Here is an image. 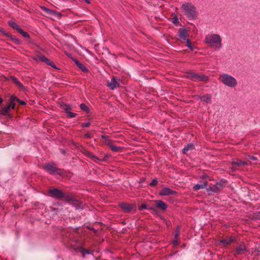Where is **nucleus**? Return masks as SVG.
<instances>
[{
	"label": "nucleus",
	"mask_w": 260,
	"mask_h": 260,
	"mask_svg": "<svg viewBox=\"0 0 260 260\" xmlns=\"http://www.w3.org/2000/svg\"><path fill=\"white\" fill-rule=\"evenodd\" d=\"M205 42L215 49H219L221 47V39L220 36L218 35H208L206 37Z\"/></svg>",
	"instance_id": "f257e3e1"
},
{
	"label": "nucleus",
	"mask_w": 260,
	"mask_h": 260,
	"mask_svg": "<svg viewBox=\"0 0 260 260\" xmlns=\"http://www.w3.org/2000/svg\"><path fill=\"white\" fill-rule=\"evenodd\" d=\"M181 9L186 16L191 19L197 17L196 9L193 5L189 3H186L182 5Z\"/></svg>",
	"instance_id": "f03ea898"
},
{
	"label": "nucleus",
	"mask_w": 260,
	"mask_h": 260,
	"mask_svg": "<svg viewBox=\"0 0 260 260\" xmlns=\"http://www.w3.org/2000/svg\"><path fill=\"white\" fill-rule=\"evenodd\" d=\"M219 80L225 85L234 88L237 85V80L233 76L227 74H222L219 76Z\"/></svg>",
	"instance_id": "7ed1b4c3"
},
{
	"label": "nucleus",
	"mask_w": 260,
	"mask_h": 260,
	"mask_svg": "<svg viewBox=\"0 0 260 260\" xmlns=\"http://www.w3.org/2000/svg\"><path fill=\"white\" fill-rule=\"evenodd\" d=\"M187 77L188 78L194 81H207L208 79V77L204 75L203 74L199 75L194 72L188 73Z\"/></svg>",
	"instance_id": "20e7f679"
},
{
	"label": "nucleus",
	"mask_w": 260,
	"mask_h": 260,
	"mask_svg": "<svg viewBox=\"0 0 260 260\" xmlns=\"http://www.w3.org/2000/svg\"><path fill=\"white\" fill-rule=\"evenodd\" d=\"M187 36V31L185 28H180L178 31V37L180 39L185 41L187 43V46L191 50H193V48L191 45L189 39H186Z\"/></svg>",
	"instance_id": "39448f33"
},
{
	"label": "nucleus",
	"mask_w": 260,
	"mask_h": 260,
	"mask_svg": "<svg viewBox=\"0 0 260 260\" xmlns=\"http://www.w3.org/2000/svg\"><path fill=\"white\" fill-rule=\"evenodd\" d=\"M225 186V182L221 181L217 182L216 184L210 186L207 188V190L209 192H216L219 191L222 188Z\"/></svg>",
	"instance_id": "423d86ee"
},
{
	"label": "nucleus",
	"mask_w": 260,
	"mask_h": 260,
	"mask_svg": "<svg viewBox=\"0 0 260 260\" xmlns=\"http://www.w3.org/2000/svg\"><path fill=\"white\" fill-rule=\"evenodd\" d=\"M45 170L50 174H59L60 171L53 163H48L44 166Z\"/></svg>",
	"instance_id": "0eeeda50"
},
{
	"label": "nucleus",
	"mask_w": 260,
	"mask_h": 260,
	"mask_svg": "<svg viewBox=\"0 0 260 260\" xmlns=\"http://www.w3.org/2000/svg\"><path fill=\"white\" fill-rule=\"evenodd\" d=\"M49 193L53 197L56 198H61L64 197V194L60 190L58 189H52L49 191Z\"/></svg>",
	"instance_id": "6e6552de"
},
{
	"label": "nucleus",
	"mask_w": 260,
	"mask_h": 260,
	"mask_svg": "<svg viewBox=\"0 0 260 260\" xmlns=\"http://www.w3.org/2000/svg\"><path fill=\"white\" fill-rule=\"evenodd\" d=\"M176 193V192L175 191H174L168 187L162 188L161 190L159 192V194L160 196L174 195Z\"/></svg>",
	"instance_id": "1a4fd4ad"
},
{
	"label": "nucleus",
	"mask_w": 260,
	"mask_h": 260,
	"mask_svg": "<svg viewBox=\"0 0 260 260\" xmlns=\"http://www.w3.org/2000/svg\"><path fill=\"white\" fill-rule=\"evenodd\" d=\"M120 207L122 210L126 213L131 212L134 208V206L133 204L127 203H122L120 205Z\"/></svg>",
	"instance_id": "9d476101"
},
{
	"label": "nucleus",
	"mask_w": 260,
	"mask_h": 260,
	"mask_svg": "<svg viewBox=\"0 0 260 260\" xmlns=\"http://www.w3.org/2000/svg\"><path fill=\"white\" fill-rule=\"evenodd\" d=\"M207 176L206 175H203L202 176V179L204 180ZM207 185V181L206 179L204 180L203 182L200 184L195 185L193 188L194 190H198L200 189L204 188L206 187Z\"/></svg>",
	"instance_id": "9b49d317"
},
{
	"label": "nucleus",
	"mask_w": 260,
	"mask_h": 260,
	"mask_svg": "<svg viewBox=\"0 0 260 260\" xmlns=\"http://www.w3.org/2000/svg\"><path fill=\"white\" fill-rule=\"evenodd\" d=\"M236 240L235 237L231 236L227 239H222L219 241V243L223 245L224 246H227L230 245L231 243L234 242Z\"/></svg>",
	"instance_id": "f8f14e48"
},
{
	"label": "nucleus",
	"mask_w": 260,
	"mask_h": 260,
	"mask_svg": "<svg viewBox=\"0 0 260 260\" xmlns=\"http://www.w3.org/2000/svg\"><path fill=\"white\" fill-rule=\"evenodd\" d=\"M247 251V249L244 244H241L236 249V253L237 254H243Z\"/></svg>",
	"instance_id": "ddd939ff"
},
{
	"label": "nucleus",
	"mask_w": 260,
	"mask_h": 260,
	"mask_svg": "<svg viewBox=\"0 0 260 260\" xmlns=\"http://www.w3.org/2000/svg\"><path fill=\"white\" fill-rule=\"evenodd\" d=\"M107 86L112 90L114 89L117 86H118L117 80L113 78L111 79V81L108 83Z\"/></svg>",
	"instance_id": "4468645a"
},
{
	"label": "nucleus",
	"mask_w": 260,
	"mask_h": 260,
	"mask_svg": "<svg viewBox=\"0 0 260 260\" xmlns=\"http://www.w3.org/2000/svg\"><path fill=\"white\" fill-rule=\"evenodd\" d=\"M73 61L75 62L76 64L78 67L79 69H81L82 71H83L84 73H86L88 72V70L87 68L82 64L80 62H79L76 58H73Z\"/></svg>",
	"instance_id": "2eb2a0df"
},
{
	"label": "nucleus",
	"mask_w": 260,
	"mask_h": 260,
	"mask_svg": "<svg viewBox=\"0 0 260 260\" xmlns=\"http://www.w3.org/2000/svg\"><path fill=\"white\" fill-rule=\"evenodd\" d=\"M202 101L206 104H210L211 103V96L210 94H206L200 97Z\"/></svg>",
	"instance_id": "dca6fc26"
},
{
	"label": "nucleus",
	"mask_w": 260,
	"mask_h": 260,
	"mask_svg": "<svg viewBox=\"0 0 260 260\" xmlns=\"http://www.w3.org/2000/svg\"><path fill=\"white\" fill-rule=\"evenodd\" d=\"M156 207L162 210H166L167 208V205L161 201H156Z\"/></svg>",
	"instance_id": "f3484780"
},
{
	"label": "nucleus",
	"mask_w": 260,
	"mask_h": 260,
	"mask_svg": "<svg viewBox=\"0 0 260 260\" xmlns=\"http://www.w3.org/2000/svg\"><path fill=\"white\" fill-rule=\"evenodd\" d=\"M8 24L13 29L17 30L18 31L21 29L20 26L13 21H9Z\"/></svg>",
	"instance_id": "a211bd4d"
},
{
	"label": "nucleus",
	"mask_w": 260,
	"mask_h": 260,
	"mask_svg": "<svg viewBox=\"0 0 260 260\" xmlns=\"http://www.w3.org/2000/svg\"><path fill=\"white\" fill-rule=\"evenodd\" d=\"M40 7L42 10L46 12V13H47L49 14L56 15V14H58L57 12L53 11V10H51L48 9L44 6H41Z\"/></svg>",
	"instance_id": "6ab92c4d"
},
{
	"label": "nucleus",
	"mask_w": 260,
	"mask_h": 260,
	"mask_svg": "<svg viewBox=\"0 0 260 260\" xmlns=\"http://www.w3.org/2000/svg\"><path fill=\"white\" fill-rule=\"evenodd\" d=\"M193 149V145L192 144H187L183 149H182V152L184 154H186L187 153V152L190 150Z\"/></svg>",
	"instance_id": "aec40b11"
},
{
	"label": "nucleus",
	"mask_w": 260,
	"mask_h": 260,
	"mask_svg": "<svg viewBox=\"0 0 260 260\" xmlns=\"http://www.w3.org/2000/svg\"><path fill=\"white\" fill-rule=\"evenodd\" d=\"M232 164L237 166H243L247 164L246 161L242 160H233Z\"/></svg>",
	"instance_id": "412c9836"
},
{
	"label": "nucleus",
	"mask_w": 260,
	"mask_h": 260,
	"mask_svg": "<svg viewBox=\"0 0 260 260\" xmlns=\"http://www.w3.org/2000/svg\"><path fill=\"white\" fill-rule=\"evenodd\" d=\"M10 110V106H6L3 107L1 111V114L3 115H8L9 114V111Z\"/></svg>",
	"instance_id": "4be33fe9"
},
{
	"label": "nucleus",
	"mask_w": 260,
	"mask_h": 260,
	"mask_svg": "<svg viewBox=\"0 0 260 260\" xmlns=\"http://www.w3.org/2000/svg\"><path fill=\"white\" fill-rule=\"evenodd\" d=\"M102 138L104 139V143L108 146H109L113 143V141L109 139L107 136L102 135Z\"/></svg>",
	"instance_id": "5701e85b"
},
{
	"label": "nucleus",
	"mask_w": 260,
	"mask_h": 260,
	"mask_svg": "<svg viewBox=\"0 0 260 260\" xmlns=\"http://www.w3.org/2000/svg\"><path fill=\"white\" fill-rule=\"evenodd\" d=\"M110 148H111V149L114 151V152H118L121 149V147H117L115 145H114L113 143H112L110 146H109Z\"/></svg>",
	"instance_id": "b1692460"
},
{
	"label": "nucleus",
	"mask_w": 260,
	"mask_h": 260,
	"mask_svg": "<svg viewBox=\"0 0 260 260\" xmlns=\"http://www.w3.org/2000/svg\"><path fill=\"white\" fill-rule=\"evenodd\" d=\"M39 57L40 60H41L42 62H45L47 64H48L50 61V60L46 57H45L44 55H40Z\"/></svg>",
	"instance_id": "393cba45"
},
{
	"label": "nucleus",
	"mask_w": 260,
	"mask_h": 260,
	"mask_svg": "<svg viewBox=\"0 0 260 260\" xmlns=\"http://www.w3.org/2000/svg\"><path fill=\"white\" fill-rule=\"evenodd\" d=\"M18 32L24 38H30L29 35L27 32L24 31L21 28L20 29H19V31Z\"/></svg>",
	"instance_id": "a878e982"
},
{
	"label": "nucleus",
	"mask_w": 260,
	"mask_h": 260,
	"mask_svg": "<svg viewBox=\"0 0 260 260\" xmlns=\"http://www.w3.org/2000/svg\"><path fill=\"white\" fill-rule=\"evenodd\" d=\"M91 157L92 158V159L95 162H97L98 160H99L100 161H104L106 159V158H107V157H105L102 159H99L97 158L96 156H95L94 155H91Z\"/></svg>",
	"instance_id": "bb28decb"
},
{
	"label": "nucleus",
	"mask_w": 260,
	"mask_h": 260,
	"mask_svg": "<svg viewBox=\"0 0 260 260\" xmlns=\"http://www.w3.org/2000/svg\"><path fill=\"white\" fill-rule=\"evenodd\" d=\"M63 109L66 113H68V112H70L72 110L70 106L68 105H65L63 107Z\"/></svg>",
	"instance_id": "cd10ccee"
},
{
	"label": "nucleus",
	"mask_w": 260,
	"mask_h": 260,
	"mask_svg": "<svg viewBox=\"0 0 260 260\" xmlns=\"http://www.w3.org/2000/svg\"><path fill=\"white\" fill-rule=\"evenodd\" d=\"M80 107L83 111H87L88 110V108L84 104H80Z\"/></svg>",
	"instance_id": "c85d7f7f"
},
{
	"label": "nucleus",
	"mask_w": 260,
	"mask_h": 260,
	"mask_svg": "<svg viewBox=\"0 0 260 260\" xmlns=\"http://www.w3.org/2000/svg\"><path fill=\"white\" fill-rule=\"evenodd\" d=\"M68 116L70 118H74L76 116V114L73 112H72L71 111L68 113H67Z\"/></svg>",
	"instance_id": "c756f323"
},
{
	"label": "nucleus",
	"mask_w": 260,
	"mask_h": 260,
	"mask_svg": "<svg viewBox=\"0 0 260 260\" xmlns=\"http://www.w3.org/2000/svg\"><path fill=\"white\" fill-rule=\"evenodd\" d=\"M157 180L155 178L154 179H153L151 181V182L150 183V185L151 186H155L157 184Z\"/></svg>",
	"instance_id": "7c9ffc66"
},
{
	"label": "nucleus",
	"mask_w": 260,
	"mask_h": 260,
	"mask_svg": "<svg viewBox=\"0 0 260 260\" xmlns=\"http://www.w3.org/2000/svg\"><path fill=\"white\" fill-rule=\"evenodd\" d=\"M147 208V205L146 204H142L139 208V210L140 211H142Z\"/></svg>",
	"instance_id": "2f4dec72"
},
{
	"label": "nucleus",
	"mask_w": 260,
	"mask_h": 260,
	"mask_svg": "<svg viewBox=\"0 0 260 260\" xmlns=\"http://www.w3.org/2000/svg\"><path fill=\"white\" fill-rule=\"evenodd\" d=\"M179 235H180L179 228H177V229H176V230L175 231V238L176 239H177L179 237Z\"/></svg>",
	"instance_id": "473e14b6"
},
{
	"label": "nucleus",
	"mask_w": 260,
	"mask_h": 260,
	"mask_svg": "<svg viewBox=\"0 0 260 260\" xmlns=\"http://www.w3.org/2000/svg\"><path fill=\"white\" fill-rule=\"evenodd\" d=\"M173 23L175 24H177L179 23L178 19L176 15L173 18Z\"/></svg>",
	"instance_id": "72a5a7b5"
},
{
	"label": "nucleus",
	"mask_w": 260,
	"mask_h": 260,
	"mask_svg": "<svg viewBox=\"0 0 260 260\" xmlns=\"http://www.w3.org/2000/svg\"><path fill=\"white\" fill-rule=\"evenodd\" d=\"M18 100H19V99L17 98L15 96L12 95V96H11L10 102H15V101H18Z\"/></svg>",
	"instance_id": "f704fd0d"
},
{
	"label": "nucleus",
	"mask_w": 260,
	"mask_h": 260,
	"mask_svg": "<svg viewBox=\"0 0 260 260\" xmlns=\"http://www.w3.org/2000/svg\"><path fill=\"white\" fill-rule=\"evenodd\" d=\"M81 253L83 254V255H84L85 254H89L90 252L88 250L85 249H82L81 250Z\"/></svg>",
	"instance_id": "c9c22d12"
},
{
	"label": "nucleus",
	"mask_w": 260,
	"mask_h": 260,
	"mask_svg": "<svg viewBox=\"0 0 260 260\" xmlns=\"http://www.w3.org/2000/svg\"><path fill=\"white\" fill-rule=\"evenodd\" d=\"M8 106H10V108H11L12 109H14L15 107V104L14 102H10V104Z\"/></svg>",
	"instance_id": "e433bc0d"
},
{
	"label": "nucleus",
	"mask_w": 260,
	"mask_h": 260,
	"mask_svg": "<svg viewBox=\"0 0 260 260\" xmlns=\"http://www.w3.org/2000/svg\"><path fill=\"white\" fill-rule=\"evenodd\" d=\"M64 198H65L66 200L67 201H73V198L71 196H64Z\"/></svg>",
	"instance_id": "4c0bfd02"
},
{
	"label": "nucleus",
	"mask_w": 260,
	"mask_h": 260,
	"mask_svg": "<svg viewBox=\"0 0 260 260\" xmlns=\"http://www.w3.org/2000/svg\"><path fill=\"white\" fill-rule=\"evenodd\" d=\"M257 158L256 157H254L253 156H249L248 157V160L251 161V160H256Z\"/></svg>",
	"instance_id": "58836bf2"
},
{
	"label": "nucleus",
	"mask_w": 260,
	"mask_h": 260,
	"mask_svg": "<svg viewBox=\"0 0 260 260\" xmlns=\"http://www.w3.org/2000/svg\"><path fill=\"white\" fill-rule=\"evenodd\" d=\"M48 65L51 66L52 68H54V69H57L56 67L55 66V65L54 64V63L51 61H49L48 64Z\"/></svg>",
	"instance_id": "ea45409f"
},
{
	"label": "nucleus",
	"mask_w": 260,
	"mask_h": 260,
	"mask_svg": "<svg viewBox=\"0 0 260 260\" xmlns=\"http://www.w3.org/2000/svg\"><path fill=\"white\" fill-rule=\"evenodd\" d=\"M90 124V122H88L83 123L82 124V127H88V126H89Z\"/></svg>",
	"instance_id": "a19ab883"
},
{
	"label": "nucleus",
	"mask_w": 260,
	"mask_h": 260,
	"mask_svg": "<svg viewBox=\"0 0 260 260\" xmlns=\"http://www.w3.org/2000/svg\"><path fill=\"white\" fill-rule=\"evenodd\" d=\"M18 102L21 105H25L26 104V103L24 101H22L20 100L19 99L18 100Z\"/></svg>",
	"instance_id": "79ce46f5"
},
{
	"label": "nucleus",
	"mask_w": 260,
	"mask_h": 260,
	"mask_svg": "<svg viewBox=\"0 0 260 260\" xmlns=\"http://www.w3.org/2000/svg\"><path fill=\"white\" fill-rule=\"evenodd\" d=\"M173 243L175 245H177L179 244V242L177 240H174L173 241Z\"/></svg>",
	"instance_id": "37998d69"
},
{
	"label": "nucleus",
	"mask_w": 260,
	"mask_h": 260,
	"mask_svg": "<svg viewBox=\"0 0 260 260\" xmlns=\"http://www.w3.org/2000/svg\"><path fill=\"white\" fill-rule=\"evenodd\" d=\"M16 83L20 86V87H22L23 85H22V84L18 81H16Z\"/></svg>",
	"instance_id": "c03bdc74"
},
{
	"label": "nucleus",
	"mask_w": 260,
	"mask_h": 260,
	"mask_svg": "<svg viewBox=\"0 0 260 260\" xmlns=\"http://www.w3.org/2000/svg\"><path fill=\"white\" fill-rule=\"evenodd\" d=\"M85 2L87 4H90V1L89 0H84Z\"/></svg>",
	"instance_id": "a18cd8bd"
},
{
	"label": "nucleus",
	"mask_w": 260,
	"mask_h": 260,
	"mask_svg": "<svg viewBox=\"0 0 260 260\" xmlns=\"http://www.w3.org/2000/svg\"><path fill=\"white\" fill-rule=\"evenodd\" d=\"M3 102V99L0 97V104Z\"/></svg>",
	"instance_id": "49530a36"
},
{
	"label": "nucleus",
	"mask_w": 260,
	"mask_h": 260,
	"mask_svg": "<svg viewBox=\"0 0 260 260\" xmlns=\"http://www.w3.org/2000/svg\"><path fill=\"white\" fill-rule=\"evenodd\" d=\"M0 32H4V30L3 28H0Z\"/></svg>",
	"instance_id": "de8ad7c7"
},
{
	"label": "nucleus",
	"mask_w": 260,
	"mask_h": 260,
	"mask_svg": "<svg viewBox=\"0 0 260 260\" xmlns=\"http://www.w3.org/2000/svg\"><path fill=\"white\" fill-rule=\"evenodd\" d=\"M67 55L69 56V55H70V54H67Z\"/></svg>",
	"instance_id": "09e8293b"
}]
</instances>
